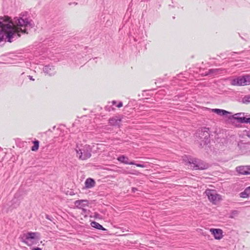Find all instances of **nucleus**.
<instances>
[{
	"label": "nucleus",
	"instance_id": "19",
	"mask_svg": "<svg viewBox=\"0 0 250 250\" xmlns=\"http://www.w3.org/2000/svg\"><path fill=\"white\" fill-rule=\"evenodd\" d=\"M32 250H42V248H34L32 249Z\"/></svg>",
	"mask_w": 250,
	"mask_h": 250
},
{
	"label": "nucleus",
	"instance_id": "12",
	"mask_svg": "<svg viewBox=\"0 0 250 250\" xmlns=\"http://www.w3.org/2000/svg\"><path fill=\"white\" fill-rule=\"evenodd\" d=\"M121 121V119H119L116 117H113L109 119V124L112 126L118 125Z\"/></svg>",
	"mask_w": 250,
	"mask_h": 250
},
{
	"label": "nucleus",
	"instance_id": "20",
	"mask_svg": "<svg viewBox=\"0 0 250 250\" xmlns=\"http://www.w3.org/2000/svg\"><path fill=\"white\" fill-rule=\"evenodd\" d=\"M137 188H132V192H135L136 191H137Z\"/></svg>",
	"mask_w": 250,
	"mask_h": 250
},
{
	"label": "nucleus",
	"instance_id": "3",
	"mask_svg": "<svg viewBox=\"0 0 250 250\" xmlns=\"http://www.w3.org/2000/svg\"><path fill=\"white\" fill-rule=\"evenodd\" d=\"M185 165L188 168L195 170H204L208 167L207 163L195 158L189 159L188 161H186Z\"/></svg>",
	"mask_w": 250,
	"mask_h": 250
},
{
	"label": "nucleus",
	"instance_id": "5",
	"mask_svg": "<svg viewBox=\"0 0 250 250\" xmlns=\"http://www.w3.org/2000/svg\"><path fill=\"white\" fill-rule=\"evenodd\" d=\"M231 84L234 85H245L250 84V76L246 75L233 79Z\"/></svg>",
	"mask_w": 250,
	"mask_h": 250
},
{
	"label": "nucleus",
	"instance_id": "16",
	"mask_svg": "<svg viewBox=\"0 0 250 250\" xmlns=\"http://www.w3.org/2000/svg\"><path fill=\"white\" fill-rule=\"evenodd\" d=\"M235 119L237 120L238 122L239 123H250V118H246L245 117L243 118H235Z\"/></svg>",
	"mask_w": 250,
	"mask_h": 250
},
{
	"label": "nucleus",
	"instance_id": "6",
	"mask_svg": "<svg viewBox=\"0 0 250 250\" xmlns=\"http://www.w3.org/2000/svg\"><path fill=\"white\" fill-rule=\"evenodd\" d=\"M24 243L28 246L32 245L34 243L32 240L38 239L39 238V234L37 232H28L25 235Z\"/></svg>",
	"mask_w": 250,
	"mask_h": 250
},
{
	"label": "nucleus",
	"instance_id": "13",
	"mask_svg": "<svg viewBox=\"0 0 250 250\" xmlns=\"http://www.w3.org/2000/svg\"><path fill=\"white\" fill-rule=\"evenodd\" d=\"M250 194V186L247 188L243 192L240 193V196L243 198H247Z\"/></svg>",
	"mask_w": 250,
	"mask_h": 250
},
{
	"label": "nucleus",
	"instance_id": "18",
	"mask_svg": "<svg viewBox=\"0 0 250 250\" xmlns=\"http://www.w3.org/2000/svg\"><path fill=\"white\" fill-rule=\"evenodd\" d=\"M112 104L113 105H115L116 106V107H117L118 108H120L121 107L123 106V103L121 102H119V103H117V102L115 101H113L112 102Z\"/></svg>",
	"mask_w": 250,
	"mask_h": 250
},
{
	"label": "nucleus",
	"instance_id": "9",
	"mask_svg": "<svg viewBox=\"0 0 250 250\" xmlns=\"http://www.w3.org/2000/svg\"><path fill=\"white\" fill-rule=\"evenodd\" d=\"M236 171L240 174H250V166H240L236 168Z\"/></svg>",
	"mask_w": 250,
	"mask_h": 250
},
{
	"label": "nucleus",
	"instance_id": "7",
	"mask_svg": "<svg viewBox=\"0 0 250 250\" xmlns=\"http://www.w3.org/2000/svg\"><path fill=\"white\" fill-rule=\"evenodd\" d=\"M117 160L120 162L127 165H134L139 167H145V166L142 164H135L134 162H129L128 157L125 155H121L118 157Z\"/></svg>",
	"mask_w": 250,
	"mask_h": 250
},
{
	"label": "nucleus",
	"instance_id": "15",
	"mask_svg": "<svg viewBox=\"0 0 250 250\" xmlns=\"http://www.w3.org/2000/svg\"><path fill=\"white\" fill-rule=\"evenodd\" d=\"M91 226L92 227L97 229H98L103 230H105V229L101 225H100L99 223H98L96 222H92L91 223Z\"/></svg>",
	"mask_w": 250,
	"mask_h": 250
},
{
	"label": "nucleus",
	"instance_id": "17",
	"mask_svg": "<svg viewBox=\"0 0 250 250\" xmlns=\"http://www.w3.org/2000/svg\"><path fill=\"white\" fill-rule=\"evenodd\" d=\"M33 143L34 145L31 147V150L33 151H36L38 150L39 147V142L38 141L36 140V141H34L33 142Z\"/></svg>",
	"mask_w": 250,
	"mask_h": 250
},
{
	"label": "nucleus",
	"instance_id": "1",
	"mask_svg": "<svg viewBox=\"0 0 250 250\" xmlns=\"http://www.w3.org/2000/svg\"><path fill=\"white\" fill-rule=\"evenodd\" d=\"M0 42L6 41L11 42V39L16 34L20 36V33H26V27L29 23L23 19L18 18L14 19V22L7 16L0 17Z\"/></svg>",
	"mask_w": 250,
	"mask_h": 250
},
{
	"label": "nucleus",
	"instance_id": "2",
	"mask_svg": "<svg viewBox=\"0 0 250 250\" xmlns=\"http://www.w3.org/2000/svg\"><path fill=\"white\" fill-rule=\"evenodd\" d=\"M92 146L88 144L77 146L76 152L79 159L82 160H86L90 158L92 156Z\"/></svg>",
	"mask_w": 250,
	"mask_h": 250
},
{
	"label": "nucleus",
	"instance_id": "11",
	"mask_svg": "<svg viewBox=\"0 0 250 250\" xmlns=\"http://www.w3.org/2000/svg\"><path fill=\"white\" fill-rule=\"evenodd\" d=\"M96 184L95 181L92 178H87L85 182V187L86 188H93Z\"/></svg>",
	"mask_w": 250,
	"mask_h": 250
},
{
	"label": "nucleus",
	"instance_id": "10",
	"mask_svg": "<svg viewBox=\"0 0 250 250\" xmlns=\"http://www.w3.org/2000/svg\"><path fill=\"white\" fill-rule=\"evenodd\" d=\"M88 202L86 200H77L74 202L75 207L78 208L83 209V208L88 206Z\"/></svg>",
	"mask_w": 250,
	"mask_h": 250
},
{
	"label": "nucleus",
	"instance_id": "4",
	"mask_svg": "<svg viewBox=\"0 0 250 250\" xmlns=\"http://www.w3.org/2000/svg\"><path fill=\"white\" fill-rule=\"evenodd\" d=\"M209 201L214 205H216L222 200L221 196L218 194L216 190L207 189L205 192Z\"/></svg>",
	"mask_w": 250,
	"mask_h": 250
},
{
	"label": "nucleus",
	"instance_id": "14",
	"mask_svg": "<svg viewBox=\"0 0 250 250\" xmlns=\"http://www.w3.org/2000/svg\"><path fill=\"white\" fill-rule=\"evenodd\" d=\"M212 111L220 115H225L229 113L227 111L220 109H213Z\"/></svg>",
	"mask_w": 250,
	"mask_h": 250
},
{
	"label": "nucleus",
	"instance_id": "8",
	"mask_svg": "<svg viewBox=\"0 0 250 250\" xmlns=\"http://www.w3.org/2000/svg\"><path fill=\"white\" fill-rule=\"evenodd\" d=\"M209 231L213 235L214 239L216 240H221L224 236L223 234V231L220 229L211 228L210 229Z\"/></svg>",
	"mask_w": 250,
	"mask_h": 250
}]
</instances>
